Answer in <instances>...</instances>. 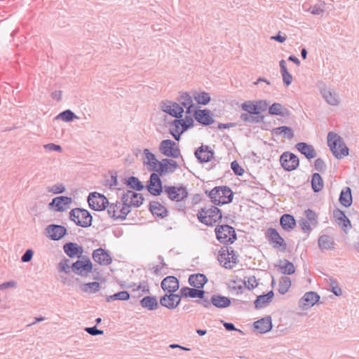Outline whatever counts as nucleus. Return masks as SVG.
<instances>
[{"label":"nucleus","instance_id":"1","mask_svg":"<svg viewBox=\"0 0 359 359\" xmlns=\"http://www.w3.org/2000/svg\"><path fill=\"white\" fill-rule=\"evenodd\" d=\"M268 102L266 100H249L241 104V108L245 113L241 114V119L245 123H259L264 121L262 112L266 110Z\"/></svg>","mask_w":359,"mask_h":359},{"label":"nucleus","instance_id":"2","mask_svg":"<svg viewBox=\"0 0 359 359\" xmlns=\"http://www.w3.org/2000/svg\"><path fill=\"white\" fill-rule=\"evenodd\" d=\"M327 146L333 156L337 159H342L349 154V149L342 137L334 132H329L327 137Z\"/></svg>","mask_w":359,"mask_h":359},{"label":"nucleus","instance_id":"3","mask_svg":"<svg viewBox=\"0 0 359 359\" xmlns=\"http://www.w3.org/2000/svg\"><path fill=\"white\" fill-rule=\"evenodd\" d=\"M209 196L212 201L217 205H224L231 202L233 194L226 187H218L210 191Z\"/></svg>","mask_w":359,"mask_h":359},{"label":"nucleus","instance_id":"4","mask_svg":"<svg viewBox=\"0 0 359 359\" xmlns=\"http://www.w3.org/2000/svg\"><path fill=\"white\" fill-rule=\"evenodd\" d=\"M192 126V118L187 116L184 119L173 120L170 123L169 131L173 137L178 141L180 139L181 135Z\"/></svg>","mask_w":359,"mask_h":359},{"label":"nucleus","instance_id":"5","mask_svg":"<svg viewBox=\"0 0 359 359\" xmlns=\"http://www.w3.org/2000/svg\"><path fill=\"white\" fill-rule=\"evenodd\" d=\"M197 216L200 222L208 226H212L222 219L219 209L215 206L202 209Z\"/></svg>","mask_w":359,"mask_h":359},{"label":"nucleus","instance_id":"6","mask_svg":"<svg viewBox=\"0 0 359 359\" xmlns=\"http://www.w3.org/2000/svg\"><path fill=\"white\" fill-rule=\"evenodd\" d=\"M69 217L77 226L86 228L92 224L93 217L90 212L85 209H72L69 212Z\"/></svg>","mask_w":359,"mask_h":359},{"label":"nucleus","instance_id":"7","mask_svg":"<svg viewBox=\"0 0 359 359\" xmlns=\"http://www.w3.org/2000/svg\"><path fill=\"white\" fill-rule=\"evenodd\" d=\"M93 267V263L87 256H83L72 265L74 273L81 277H87L92 272Z\"/></svg>","mask_w":359,"mask_h":359},{"label":"nucleus","instance_id":"8","mask_svg":"<svg viewBox=\"0 0 359 359\" xmlns=\"http://www.w3.org/2000/svg\"><path fill=\"white\" fill-rule=\"evenodd\" d=\"M320 93L325 102L329 106L337 107L341 104V96L335 88L325 86L320 88Z\"/></svg>","mask_w":359,"mask_h":359},{"label":"nucleus","instance_id":"9","mask_svg":"<svg viewBox=\"0 0 359 359\" xmlns=\"http://www.w3.org/2000/svg\"><path fill=\"white\" fill-rule=\"evenodd\" d=\"M217 240L224 244L233 243L236 239L234 229L229 225H222L215 229Z\"/></svg>","mask_w":359,"mask_h":359},{"label":"nucleus","instance_id":"10","mask_svg":"<svg viewBox=\"0 0 359 359\" xmlns=\"http://www.w3.org/2000/svg\"><path fill=\"white\" fill-rule=\"evenodd\" d=\"M163 193L172 201H181L188 196L187 188L184 186L163 187Z\"/></svg>","mask_w":359,"mask_h":359},{"label":"nucleus","instance_id":"11","mask_svg":"<svg viewBox=\"0 0 359 359\" xmlns=\"http://www.w3.org/2000/svg\"><path fill=\"white\" fill-rule=\"evenodd\" d=\"M130 212V208L123 202L111 203L107 206V212L111 218L124 219Z\"/></svg>","mask_w":359,"mask_h":359},{"label":"nucleus","instance_id":"12","mask_svg":"<svg viewBox=\"0 0 359 359\" xmlns=\"http://www.w3.org/2000/svg\"><path fill=\"white\" fill-rule=\"evenodd\" d=\"M218 261L226 269H232L237 263L238 257L233 250L222 248L219 252Z\"/></svg>","mask_w":359,"mask_h":359},{"label":"nucleus","instance_id":"13","mask_svg":"<svg viewBox=\"0 0 359 359\" xmlns=\"http://www.w3.org/2000/svg\"><path fill=\"white\" fill-rule=\"evenodd\" d=\"M160 152L168 157L178 158L180 156V150L177 144L171 140H164L159 144Z\"/></svg>","mask_w":359,"mask_h":359},{"label":"nucleus","instance_id":"14","mask_svg":"<svg viewBox=\"0 0 359 359\" xmlns=\"http://www.w3.org/2000/svg\"><path fill=\"white\" fill-rule=\"evenodd\" d=\"M89 206L94 210H104L109 203L107 198L102 194L97 192L90 193L88 197Z\"/></svg>","mask_w":359,"mask_h":359},{"label":"nucleus","instance_id":"15","mask_svg":"<svg viewBox=\"0 0 359 359\" xmlns=\"http://www.w3.org/2000/svg\"><path fill=\"white\" fill-rule=\"evenodd\" d=\"M178 168L177 163L170 158H163L158 161V165L154 171L156 172L161 175H165L174 172Z\"/></svg>","mask_w":359,"mask_h":359},{"label":"nucleus","instance_id":"16","mask_svg":"<svg viewBox=\"0 0 359 359\" xmlns=\"http://www.w3.org/2000/svg\"><path fill=\"white\" fill-rule=\"evenodd\" d=\"M161 108L162 111L172 117L180 118L184 114L182 107L178 102L165 101L161 103Z\"/></svg>","mask_w":359,"mask_h":359},{"label":"nucleus","instance_id":"17","mask_svg":"<svg viewBox=\"0 0 359 359\" xmlns=\"http://www.w3.org/2000/svg\"><path fill=\"white\" fill-rule=\"evenodd\" d=\"M282 167L287 171L295 170L299 166V158L292 153L285 152L280 158Z\"/></svg>","mask_w":359,"mask_h":359},{"label":"nucleus","instance_id":"18","mask_svg":"<svg viewBox=\"0 0 359 359\" xmlns=\"http://www.w3.org/2000/svg\"><path fill=\"white\" fill-rule=\"evenodd\" d=\"M267 235L269 242L274 248H278L281 252L286 250L287 244L276 229L273 228L269 229L267 230Z\"/></svg>","mask_w":359,"mask_h":359},{"label":"nucleus","instance_id":"19","mask_svg":"<svg viewBox=\"0 0 359 359\" xmlns=\"http://www.w3.org/2000/svg\"><path fill=\"white\" fill-rule=\"evenodd\" d=\"M320 299V296L315 292H307L300 299L299 307L302 310H308L313 307Z\"/></svg>","mask_w":359,"mask_h":359},{"label":"nucleus","instance_id":"20","mask_svg":"<svg viewBox=\"0 0 359 359\" xmlns=\"http://www.w3.org/2000/svg\"><path fill=\"white\" fill-rule=\"evenodd\" d=\"M144 198L142 194L135 193L133 191H128L122 196V201L130 208V206H140L142 204Z\"/></svg>","mask_w":359,"mask_h":359},{"label":"nucleus","instance_id":"21","mask_svg":"<svg viewBox=\"0 0 359 359\" xmlns=\"http://www.w3.org/2000/svg\"><path fill=\"white\" fill-rule=\"evenodd\" d=\"M92 257L95 262L102 266H108L112 263L111 256L102 248L93 250Z\"/></svg>","mask_w":359,"mask_h":359},{"label":"nucleus","instance_id":"22","mask_svg":"<svg viewBox=\"0 0 359 359\" xmlns=\"http://www.w3.org/2000/svg\"><path fill=\"white\" fill-rule=\"evenodd\" d=\"M72 203V198L71 197L58 196L53 199L52 202L49 204V207L54 208L55 211L63 212L69 208Z\"/></svg>","mask_w":359,"mask_h":359},{"label":"nucleus","instance_id":"23","mask_svg":"<svg viewBox=\"0 0 359 359\" xmlns=\"http://www.w3.org/2000/svg\"><path fill=\"white\" fill-rule=\"evenodd\" d=\"M181 297L178 294L167 293L160 299V304L169 309H176L180 304Z\"/></svg>","mask_w":359,"mask_h":359},{"label":"nucleus","instance_id":"24","mask_svg":"<svg viewBox=\"0 0 359 359\" xmlns=\"http://www.w3.org/2000/svg\"><path fill=\"white\" fill-rule=\"evenodd\" d=\"M333 217L335 222L345 233H347L348 231L351 228V224L349 219L340 209H335L333 211Z\"/></svg>","mask_w":359,"mask_h":359},{"label":"nucleus","instance_id":"25","mask_svg":"<svg viewBox=\"0 0 359 359\" xmlns=\"http://www.w3.org/2000/svg\"><path fill=\"white\" fill-rule=\"evenodd\" d=\"M65 253L70 258H81L83 257V248L76 243L69 242L63 245Z\"/></svg>","mask_w":359,"mask_h":359},{"label":"nucleus","instance_id":"26","mask_svg":"<svg viewBox=\"0 0 359 359\" xmlns=\"http://www.w3.org/2000/svg\"><path fill=\"white\" fill-rule=\"evenodd\" d=\"M194 118L203 126H210L214 123L213 114L209 109H198L194 113Z\"/></svg>","mask_w":359,"mask_h":359},{"label":"nucleus","instance_id":"27","mask_svg":"<svg viewBox=\"0 0 359 359\" xmlns=\"http://www.w3.org/2000/svg\"><path fill=\"white\" fill-rule=\"evenodd\" d=\"M148 191L154 196H158L163 193V187L161 185V181L157 173H152L150 176Z\"/></svg>","mask_w":359,"mask_h":359},{"label":"nucleus","instance_id":"28","mask_svg":"<svg viewBox=\"0 0 359 359\" xmlns=\"http://www.w3.org/2000/svg\"><path fill=\"white\" fill-rule=\"evenodd\" d=\"M195 156L201 163L210 161L214 156V151L207 145H202L195 151Z\"/></svg>","mask_w":359,"mask_h":359},{"label":"nucleus","instance_id":"29","mask_svg":"<svg viewBox=\"0 0 359 359\" xmlns=\"http://www.w3.org/2000/svg\"><path fill=\"white\" fill-rule=\"evenodd\" d=\"M46 232L52 240L59 241L66 234L67 229L63 226L52 224L47 226Z\"/></svg>","mask_w":359,"mask_h":359},{"label":"nucleus","instance_id":"30","mask_svg":"<svg viewBox=\"0 0 359 359\" xmlns=\"http://www.w3.org/2000/svg\"><path fill=\"white\" fill-rule=\"evenodd\" d=\"M161 287L166 293H173L180 287L179 280L175 276H168L162 280Z\"/></svg>","mask_w":359,"mask_h":359},{"label":"nucleus","instance_id":"31","mask_svg":"<svg viewBox=\"0 0 359 359\" xmlns=\"http://www.w3.org/2000/svg\"><path fill=\"white\" fill-rule=\"evenodd\" d=\"M143 158L142 163L144 165L149 168L151 170H154L156 165H158V161L154 154H153L149 149H143Z\"/></svg>","mask_w":359,"mask_h":359},{"label":"nucleus","instance_id":"32","mask_svg":"<svg viewBox=\"0 0 359 359\" xmlns=\"http://www.w3.org/2000/svg\"><path fill=\"white\" fill-rule=\"evenodd\" d=\"M254 328L255 331L262 334L269 332L272 328L271 318L268 316L255 321Z\"/></svg>","mask_w":359,"mask_h":359},{"label":"nucleus","instance_id":"33","mask_svg":"<svg viewBox=\"0 0 359 359\" xmlns=\"http://www.w3.org/2000/svg\"><path fill=\"white\" fill-rule=\"evenodd\" d=\"M180 294L184 297L189 298H200L203 299L205 291L203 290H198V288H190L188 287H184L180 289Z\"/></svg>","mask_w":359,"mask_h":359},{"label":"nucleus","instance_id":"34","mask_svg":"<svg viewBox=\"0 0 359 359\" xmlns=\"http://www.w3.org/2000/svg\"><path fill=\"white\" fill-rule=\"evenodd\" d=\"M207 281L206 276L201 273L192 274L189 278V284L198 290H201Z\"/></svg>","mask_w":359,"mask_h":359},{"label":"nucleus","instance_id":"35","mask_svg":"<svg viewBox=\"0 0 359 359\" xmlns=\"http://www.w3.org/2000/svg\"><path fill=\"white\" fill-rule=\"evenodd\" d=\"M211 303L218 309H225L231 305V299L227 297L214 294L211 297Z\"/></svg>","mask_w":359,"mask_h":359},{"label":"nucleus","instance_id":"36","mask_svg":"<svg viewBox=\"0 0 359 359\" xmlns=\"http://www.w3.org/2000/svg\"><path fill=\"white\" fill-rule=\"evenodd\" d=\"M318 248L322 251L334 249V241L330 236L327 235L320 236L318 241Z\"/></svg>","mask_w":359,"mask_h":359},{"label":"nucleus","instance_id":"37","mask_svg":"<svg viewBox=\"0 0 359 359\" xmlns=\"http://www.w3.org/2000/svg\"><path fill=\"white\" fill-rule=\"evenodd\" d=\"M296 148L309 159L313 158L316 156V151L313 146L305 142L297 143Z\"/></svg>","mask_w":359,"mask_h":359},{"label":"nucleus","instance_id":"38","mask_svg":"<svg viewBox=\"0 0 359 359\" xmlns=\"http://www.w3.org/2000/svg\"><path fill=\"white\" fill-rule=\"evenodd\" d=\"M280 224L285 231H290L294 228L296 221L292 215L284 214L280 219Z\"/></svg>","mask_w":359,"mask_h":359},{"label":"nucleus","instance_id":"39","mask_svg":"<svg viewBox=\"0 0 359 359\" xmlns=\"http://www.w3.org/2000/svg\"><path fill=\"white\" fill-rule=\"evenodd\" d=\"M339 202L345 208H348L351 205L353 198L351 194V189L350 187H345L340 193Z\"/></svg>","mask_w":359,"mask_h":359},{"label":"nucleus","instance_id":"40","mask_svg":"<svg viewBox=\"0 0 359 359\" xmlns=\"http://www.w3.org/2000/svg\"><path fill=\"white\" fill-rule=\"evenodd\" d=\"M279 64H280V74L283 77V83L285 85V86H289L292 82V80H293L292 76L287 71V69L286 67V62L284 60H281L280 61Z\"/></svg>","mask_w":359,"mask_h":359},{"label":"nucleus","instance_id":"41","mask_svg":"<svg viewBox=\"0 0 359 359\" xmlns=\"http://www.w3.org/2000/svg\"><path fill=\"white\" fill-rule=\"evenodd\" d=\"M278 266L283 274L291 275L295 272L294 264L287 259L280 260Z\"/></svg>","mask_w":359,"mask_h":359},{"label":"nucleus","instance_id":"42","mask_svg":"<svg viewBox=\"0 0 359 359\" xmlns=\"http://www.w3.org/2000/svg\"><path fill=\"white\" fill-rule=\"evenodd\" d=\"M140 304L143 308L147 309L149 311L156 310L158 306L156 299L151 296L145 297L141 299Z\"/></svg>","mask_w":359,"mask_h":359},{"label":"nucleus","instance_id":"43","mask_svg":"<svg viewBox=\"0 0 359 359\" xmlns=\"http://www.w3.org/2000/svg\"><path fill=\"white\" fill-rule=\"evenodd\" d=\"M193 97L194 100L199 105H207L211 100L210 94L206 92L194 91L193 93Z\"/></svg>","mask_w":359,"mask_h":359},{"label":"nucleus","instance_id":"44","mask_svg":"<svg viewBox=\"0 0 359 359\" xmlns=\"http://www.w3.org/2000/svg\"><path fill=\"white\" fill-rule=\"evenodd\" d=\"M193 99V94L191 95L187 92H180L177 97V101L180 105L182 107V109H184V107L194 104Z\"/></svg>","mask_w":359,"mask_h":359},{"label":"nucleus","instance_id":"45","mask_svg":"<svg viewBox=\"0 0 359 359\" xmlns=\"http://www.w3.org/2000/svg\"><path fill=\"white\" fill-rule=\"evenodd\" d=\"M273 297V292L272 291L269 292L266 294L259 295L255 301V305L256 308H262L265 306L266 304L270 302Z\"/></svg>","mask_w":359,"mask_h":359},{"label":"nucleus","instance_id":"46","mask_svg":"<svg viewBox=\"0 0 359 359\" xmlns=\"http://www.w3.org/2000/svg\"><path fill=\"white\" fill-rule=\"evenodd\" d=\"M269 113L271 115L285 116L288 114L287 109L280 103H273L269 108Z\"/></svg>","mask_w":359,"mask_h":359},{"label":"nucleus","instance_id":"47","mask_svg":"<svg viewBox=\"0 0 359 359\" xmlns=\"http://www.w3.org/2000/svg\"><path fill=\"white\" fill-rule=\"evenodd\" d=\"M150 210L153 215L162 217L166 215L167 213L165 208L160 203L156 201L151 203Z\"/></svg>","mask_w":359,"mask_h":359},{"label":"nucleus","instance_id":"48","mask_svg":"<svg viewBox=\"0 0 359 359\" xmlns=\"http://www.w3.org/2000/svg\"><path fill=\"white\" fill-rule=\"evenodd\" d=\"M100 288V285L98 282H90L87 283H83L81 285V290L82 292L93 294L99 291Z\"/></svg>","mask_w":359,"mask_h":359},{"label":"nucleus","instance_id":"49","mask_svg":"<svg viewBox=\"0 0 359 359\" xmlns=\"http://www.w3.org/2000/svg\"><path fill=\"white\" fill-rule=\"evenodd\" d=\"M75 118H78V117L70 109H67L55 117V120H62L65 122H71Z\"/></svg>","mask_w":359,"mask_h":359},{"label":"nucleus","instance_id":"50","mask_svg":"<svg viewBox=\"0 0 359 359\" xmlns=\"http://www.w3.org/2000/svg\"><path fill=\"white\" fill-rule=\"evenodd\" d=\"M311 186L314 192H318L323 189V179L318 173H314L312 175Z\"/></svg>","mask_w":359,"mask_h":359},{"label":"nucleus","instance_id":"51","mask_svg":"<svg viewBox=\"0 0 359 359\" xmlns=\"http://www.w3.org/2000/svg\"><path fill=\"white\" fill-rule=\"evenodd\" d=\"M276 134L282 135L287 139H292L294 137V133L292 128L287 126H280L273 130Z\"/></svg>","mask_w":359,"mask_h":359},{"label":"nucleus","instance_id":"52","mask_svg":"<svg viewBox=\"0 0 359 359\" xmlns=\"http://www.w3.org/2000/svg\"><path fill=\"white\" fill-rule=\"evenodd\" d=\"M291 287V280L287 276H283L279 283L278 292L281 294H285Z\"/></svg>","mask_w":359,"mask_h":359},{"label":"nucleus","instance_id":"53","mask_svg":"<svg viewBox=\"0 0 359 359\" xmlns=\"http://www.w3.org/2000/svg\"><path fill=\"white\" fill-rule=\"evenodd\" d=\"M130 294L127 291H121L108 297L107 301L111 302L114 300L127 301L130 299Z\"/></svg>","mask_w":359,"mask_h":359},{"label":"nucleus","instance_id":"54","mask_svg":"<svg viewBox=\"0 0 359 359\" xmlns=\"http://www.w3.org/2000/svg\"><path fill=\"white\" fill-rule=\"evenodd\" d=\"M127 184L134 189H136L137 191H140L142 189H143L144 188V186L143 184H142V182L138 180V178L135 177H130L128 180H127Z\"/></svg>","mask_w":359,"mask_h":359},{"label":"nucleus","instance_id":"55","mask_svg":"<svg viewBox=\"0 0 359 359\" xmlns=\"http://www.w3.org/2000/svg\"><path fill=\"white\" fill-rule=\"evenodd\" d=\"M324 11H325V3L324 2L311 6L309 8V11L311 14L315 15H318L323 13Z\"/></svg>","mask_w":359,"mask_h":359},{"label":"nucleus","instance_id":"56","mask_svg":"<svg viewBox=\"0 0 359 359\" xmlns=\"http://www.w3.org/2000/svg\"><path fill=\"white\" fill-rule=\"evenodd\" d=\"M305 215L306 217V220L311 222L313 226H316L318 224V216L314 211L308 209L305 211Z\"/></svg>","mask_w":359,"mask_h":359},{"label":"nucleus","instance_id":"57","mask_svg":"<svg viewBox=\"0 0 359 359\" xmlns=\"http://www.w3.org/2000/svg\"><path fill=\"white\" fill-rule=\"evenodd\" d=\"M48 191L53 194H62L65 192V187L62 183H58L48 187Z\"/></svg>","mask_w":359,"mask_h":359},{"label":"nucleus","instance_id":"58","mask_svg":"<svg viewBox=\"0 0 359 359\" xmlns=\"http://www.w3.org/2000/svg\"><path fill=\"white\" fill-rule=\"evenodd\" d=\"M300 226L304 233H309L312 229V226H313L311 224V222L306 219H302L300 220Z\"/></svg>","mask_w":359,"mask_h":359},{"label":"nucleus","instance_id":"59","mask_svg":"<svg viewBox=\"0 0 359 359\" xmlns=\"http://www.w3.org/2000/svg\"><path fill=\"white\" fill-rule=\"evenodd\" d=\"M43 148L46 151H57L62 152V148L59 144H55L54 143H48L43 145Z\"/></svg>","mask_w":359,"mask_h":359},{"label":"nucleus","instance_id":"60","mask_svg":"<svg viewBox=\"0 0 359 359\" xmlns=\"http://www.w3.org/2000/svg\"><path fill=\"white\" fill-rule=\"evenodd\" d=\"M258 285L257 280L255 276H250L248 280L245 281V285L249 290L254 289Z\"/></svg>","mask_w":359,"mask_h":359},{"label":"nucleus","instance_id":"61","mask_svg":"<svg viewBox=\"0 0 359 359\" xmlns=\"http://www.w3.org/2000/svg\"><path fill=\"white\" fill-rule=\"evenodd\" d=\"M231 169L233 170V172L238 176H241L244 173V170L238 163L236 161H233L231 164Z\"/></svg>","mask_w":359,"mask_h":359},{"label":"nucleus","instance_id":"62","mask_svg":"<svg viewBox=\"0 0 359 359\" xmlns=\"http://www.w3.org/2000/svg\"><path fill=\"white\" fill-rule=\"evenodd\" d=\"M70 269L69 260L65 259L58 264V270L62 272L68 273Z\"/></svg>","mask_w":359,"mask_h":359},{"label":"nucleus","instance_id":"63","mask_svg":"<svg viewBox=\"0 0 359 359\" xmlns=\"http://www.w3.org/2000/svg\"><path fill=\"white\" fill-rule=\"evenodd\" d=\"M85 330L89 334L93 335V336L102 334L104 333V332L102 330L97 329V327L95 326V327H86L85 329Z\"/></svg>","mask_w":359,"mask_h":359},{"label":"nucleus","instance_id":"64","mask_svg":"<svg viewBox=\"0 0 359 359\" xmlns=\"http://www.w3.org/2000/svg\"><path fill=\"white\" fill-rule=\"evenodd\" d=\"M315 168L318 171H323L325 168V163L321 158H318L315 161Z\"/></svg>","mask_w":359,"mask_h":359}]
</instances>
